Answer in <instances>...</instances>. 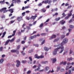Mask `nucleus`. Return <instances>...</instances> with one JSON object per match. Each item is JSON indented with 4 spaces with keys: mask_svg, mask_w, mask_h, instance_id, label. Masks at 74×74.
I'll return each instance as SVG.
<instances>
[{
    "mask_svg": "<svg viewBox=\"0 0 74 74\" xmlns=\"http://www.w3.org/2000/svg\"><path fill=\"white\" fill-rule=\"evenodd\" d=\"M60 70V67H57V71H59Z\"/></svg>",
    "mask_w": 74,
    "mask_h": 74,
    "instance_id": "obj_40",
    "label": "nucleus"
},
{
    "mask_svg": "<svg viewBox=\"0 0 74 74\" xmlns=\"http://www.w3.org/2000/svg\"><path fill=\"white\" fill-rule=\"evenodd\" d=\"M14 9H10L9 10V11L11 13H13L14 12Z\"/></svg>",
    "mask_w": 74,
    "mask_h": 74,
    "instance_id": "obj_13",
    "label": "nucleus"
},
{
    "mask_svg": "<svg viewBox=\"0 0 74 74\" xmlns=\"http://www.w3.org/2000/svg\"><path fill=\"white\" fill-rule=\"evenodd\" d=\"M68 30L69 31V32H71V31H72V29L70 28L68 29Z\"/></svg>",
    "mask_w": 74,
    "mask_h": 74,
    "instance_id": "obj_54",
    "label": "nucleus"
},
{
    "mask_svg": "<svg viewBox=\"0 0 74 74\" xmlns=\"http://www.w3.org/2000/svg\"><path fill=\"white\" fill-rule=\"evenodd\" d=\"M73 60V58H68L67 59V60H68V61H70V60Z\"/></svg>",
    "mask_w": 74,
    "mask_h": 74,
    "instance_id": "obj_22",
    "label": "nucleus"
},
{
    "mask_svg": "<svg viewBox=\"0 0 74 74\" xmlns=\"http://www.w3.org/2000/svg\"><path fill=\"white\" fill-rule=\"evenodd\" d=\"M45 40H44L43 41H42L41 43V45H43V44H44L45 43Z\"/></svg>",
    "mask_w": 74,
    "mask_h": 74,
    "instance_id": "obj_37",
    "label": "nucleus"
},
{
    "mask_svg": "<svg viewBox=\"0 0 74 74\" xmlns=\"http://www.w3.org/2000/svg\"><path fill=\"white\" fill-rule=\"evenodd\" d=\"M69 17L68 16L67 17L65 18V19H67L69 18Z\"/></svg>",
    "mask_w": 74,
    "mask_h": 74,
    "instance_id": "obj_62",
    "label": "nucleus"
},
{
    "mask_svg": "<svg viewBox=\"0 0 74 74\" xmlns=\"http://www.w3.org/2000/svg\"><path fill=\"white\" fill-rule=\"evenodd\" d=\"M52 37L53 38H56V35H53L52 36Z\"/></svg>",
    "mask_w": 74,
    "mask_h": 74,
    "instance_id": "obj_29",
    "label": "nucleus"
},
{
    "mask_svg": "<svg viewBox=\"0 0 74 74\" xmlns=\"http://www.w3.org/2000/svg\"><path fill=\"white\" fill-rule=\"evenodd\" d=\"M52 1L51 0H48V4H50V3H51V2Z\"/></svg>",
    "mask_w": 74,
    "mask_h": 74,
    "instance_id": "obj_59",
    "label": "nucleus"
},
{
    "mask_svg": "<svg viewBox=\"0 0 74 74\" xmlns=\"http://www.w3.org/2000/svg\"><path fill=\"white\" fill-rule=\"evenodd\" d=\"M60 71L61 72H63V71H64V69H60Z\"/></svg>",
    "mask_w": 74,
    "mask_h": 74,
    "instance_id": "obj_34",
    "label": "nucleus"
},
{
    "mask_svg": "<svg viewBox=\"0 0 74 74\" xmlns=\"http://www.w3.org/2000/svg\"><path fill=\"white\" fill-rule=\"evenodd\" d=\"M16 0H12V3H16Z\"/></svg>",
    "mask_w": 74,
    "mask_h": 74,
    "instance_id": "obj_36",
    "label": "nucleus"
},
{
    "mask_svg": "<svg viewBox=\"0 0 74 74\" xmlns=\"http://www.w3.org/2000/svg\"><path fill=\"white\" fill-rule=\"evenodd\" d=\"M44 71V69H42L39 71V72H43Z\"/></svg>",
    "mask_w": 74,
    "mask_h": 74,
    "instance_id": "obj_58",
    "label": "nucleus"
},
{
    "mask_svg": "<svg viewBox=\"0 0 74 74\" xmlns=\"http://www.w3.org/2000/svg\"><path fill=\"white\" fill-rule=\"evenodd\" d=\"M68 41V40L67 39L65 38L63 39V42H62L61 44H59L58 45H54V47H57V48L55 49L54 51L53 52V54L54 55H55L57 54V51H59V49H61V50L60 52V53H61L64 51V46H63V45L66 44V43H67V42ZM62 46V47H61Z\"/></svg>",
    "mask_w": 74,
    "mask_h": 74,
    "instance_id": "obj_1",
    "label": "nucleus"
},
{
    "mask_svg": "<svg viewBox=\"0 0 74 74\" xmlns=\"http://www.w3.org/2000/svg\"><path fill=\"white\" fill-rule=\"evenodd\" d=\"M43 25L44 24H43V23H42L39 26V27H42L43 26Z\"/></svg>",
    "mask_w": 74,
    "mask_h": 74,
    "instance_id": "obj_33",
    "label": "nucleus"
},
{
    "mask_svg": "<svg viewBox=\"0 0 74 74\" xmlns=\"http://www.w3.org/2000/svg\"><path fill=\"white\" fill-rule=\"evenodd\" d=\"M51 60L52 61L53 63H54L56 61V58H53L51 59Z\"/></svg>",
    "mask_w": 74,
    "mask_h": 74,
    "instance_id": "obj_4",
    "label": "nucleus"
},
{
    "mask_svg": "<svg viewBox=\"0 0 74 74\" xmlns=\"http://www.w3.org/2000/svg\"><path fill=\"white\" fill-rule=\"evenodd\" d=\"M4 1V0H3L2 1H0V3L1 5L4 4L5 3V2Z\"/></svg>",
    "mask_w": 74,
    "mask_h": 74,
    "instance_id": "obj_16",
    "label": "nucleus"
},
{
    "mask_svg": "<svg viewBox=\"0 0 74 74\" xmlns=\"http://www.w3.org/2000/svg\"><path fill=\"white\" fill-rule=\"evenodd\" d=\"M10 41V40L9 39L7 40L6 42L5 43V45H7L8 44V42H9Z\"/></svg>",
    "mask_w": 74,
    "mask_h": 74,
    "instance_id": "obj_12",
    "label": "nucleus"
},
{
    "mask_svg": "<svg viewBox=\"0 0 74 74\" xmlns=\"http://www.w3.org/2000/svg\"><path fill=\"white\" fill-rule=\"evenodd\" d=\"M14 41V38H13L12 39L10 40V41L11 42H13V41Z\"/></svg>",
    "mask_w": 74,
    "mask_h": 74,
    "instance_id": "obj_39",
    "label": "nucleus"
},
{
    "mask_svg": "<svg viewBox=\"0 0 74 74\" xmlns=\"http://www.w3.org/2000/svg\"><path fill=\"white\" fill-rule=\"evenodd\" d=\"M40 67H38V68L37 69H35V71H39V70H40Z\"/></svg>",
    "mask_w": 74,
    "mask_h": 74,
    "instance_id": "obj_24",
    "label": "nucleus"
},
{
    "mask_svg": "<svg viewBox=\"0 0 74 74\" xmlns=\"http://www.w3.org/2000/svg\"><path fill=\"white\" fill-rule=\"evenodd\" d=\"M72 12H73V10H71V11L68 14V16H69V17H70V16H71V15H72Z\"/></svg>",
    "mask_w": 74,
    "mask_h": 74,
    "instance_id": "obj_5",
    "label": "nucleus"
},
{
    "mask_svg": "<svg viewBox=\"0 0 74 74\" xmlns=\"http://www.w3.org/2000/svg\"><path fill=\"white\" fill-rule=\"evenodd\" d=\"M27 38V37H26V36L24 38V41H26V38Z\"/></svg>",
    "mask_w": 74,
    "mask_h": 74,
    "instance_id": "obj_60",
    "label": "nucleus"
},
{
    "mask_svg": "<svg viewBox=\"0 0 74 74\" xmlns=\"http://www.w3.org/2000/svg\"><path fill=\"white\" fill-rule=\"evenodd\" d=\"M16 50H12L11 51V52H12V53H15V52H16Z\"/></svg>",
    "mask_w": 74,
    "mask_h": 74,
    "instance_id": "obj_19",
    "label": "nucleus"
},
{
    "mask_svg": "<svg viewBox=\"0 0 74 74\" xmlns=\"http://www.w3.org/2000/svg\"><path fill=\"white\" fill-rule=\"evenodd\" d=\"M69 27L71 29H73L74 28V26L72 25H70L69 26Z\"/></svg>",
    "mask_w": 74,
    "mask_h": 74,
    "instance_id": "obj_23",
    "label": "nucleus"
},
{
    "mask_svg": "<svg viewBox=\"0 0 74 74\" xmlns=\"http://www.w3.org/2000/svg\"><path fill=\"white\" fill-rule=\"evenodd\" d=\"M26 28L28 30H30V27H29V26H27Z\"/></svg>",
    "mask_w": 74,
    "mask_h": 74,
    "instance_id": "obj_38",
    "label": "nucleus"
},
{
    "mask_svg": "<svg viewBox=\"0 0 74 74\" xmlns=\"http://www.w3.org/2000/svg\"><path fill=\"white\" fill-rule=\"evenodd\" d=\"M3 47H1L0 48V51H3Z\"/></svg>",
    "mask_w": 74,
    "mask_h": 74,
    "instance_id": "obj_45",
    "label": "nucleus"
},
{
    "mask_svg": "<svg viewBox=\"0 0 74 74\" xmlns=\"http://www.w3.org/2000/svg\"><path fill=\"white\" fill-rule=\"evenodd\" d=\"M20 47H21V45H18L17 47V49H19L20 48Z\"/></svg>",
    "mask_w": 74,
    "mask_h": 74,
    "instance_id": "obj_41",
    "label": "nucleus"
},
{
    "mask_svg": "<svg viewBox=\"0 0 74 74\" xmlns=\"http://www.w3.org/2000/svg\"><path fill=\"white\" fill-rule=\"evenodd\" d=\"M26 60H23L22 62L23 63H26Z\"/></svg>",
    "mask_w": 74,
    "mask_h": 74,
    "instance_id": "obj_32",
    "label": "nucleus"
},
{
    "mask_svg": "<svg viewBox=\"0 0 74 74\" xmlns=\"http://www.w3.org/2000/svg\"><path fill=\"white\" fill-rule=\"evenodd\" d=\"M34 58L36 59H40V57H39V56H38V55L37 54H35V55Z\"/></svg>",
    "mask_w": 74,
    "mask_h": 74,
    "instance_id": "obj_10",
    "label": "nucleus"
},
{
    "mask_svg": "<svg viewBox=\"0 0 74 74\" xmlns=\"http://www.w3.org/2000/svg\"><path fill=\"white\" fill-rule=\"evenodd\" d=\"M41 11H42V12H45L46 11V10L44 8H43L41 10Z\"/></svg>",
    "mask_w": 74,
    "mask_h": 74,
    "instance_id": "obj_18",
    "label": "nucleus"
},
{
    "mask_svg": "<svg viewBox=\"0 0 74 74\" xmlns=\"http://www.w3.org/2000/svg\"><path fill=\"white\" fill-rule=\"evenodd\" d=\"M66 64H67V62L66 61H65L63 63V65H66Z\"/></svg>",
    "mask_w": 74,
    "mask_h": 74,
    "instance_id": "obj_47",
    "label": "nucleus"
},
{
    "mask_svg": "<svg viewBox=\"0 0 74 74\" xmlns=\"http://www.w3.org/2000/svg\"><path fill=\"white\" fill-rule=\"evenodd\" d=\"M31 73V71H28L27 73V74H29Z\"/></svg>",
    "mask_w": 74,
    "mask_h": 74,
    "instance_id": "obj_44",
    "label": "nucleus"
},
{
    "mask_svg": "<svg viewBox=\"0 0 74 74\" xmlns=\"http://www.w3.org/2000/svg\"><path fill=\"white\" fill-rule=\"evenodd\" d=\"M60 19V17L56 18H55V20L56 21H59Z\"/></svg>",
    "mask_w": 74,
    "mask_h": 74,
    "instance_id": "obj_15",
    "label": "nucleus"
},
{
    "mask_svg": "<svg viewBox=\"0 0 74 74\" xmlns=\"http://www.w3.org/2000/svg\"><path fill=\"white\" fill-rule=\"evenodd\" d=\"M8 11H9V10H5L3 11V13H5V12H7Z\"/></svg>",
    "mask_w": 74,
    "mask_h": 74,
    "instance_id": "obj_48",
    "label": "nucleus"
},
{
    "mask_svg": "<svg viewBox=\"0 0 74 74\" xmlns=\"http://www.w3.org/2000/svg\"><path fill=\"white\" fill-rule=\"evenodd\" d=\"M40 35H41L42 36H46V34L45 33H42Z\"/></svg>",
    "mask_w": 74,
    "mask_h": 74,
    "instance_id": "obj_30",
    "label": "nucleus"
},
{
    "mask_svg": "<svg viewBox=\"0 0 74 74\" xmlns=\"http://www.w3.org/2000/svg\"><path fill=\"white\" fill-rule=\"evenodd\" d=\"M39 59L40 58H43L44 57V56L43 55H41V56H39Z\"/></svg>",
    "mask_w": 74,
    "mask_h": 74,
    "instance_id": "obj_31",
    "label": "nucleus"
},
{
    "mask_svg": "<svg viewBox=\"0 0 74 74\" xmlns=\"http://www.w3.org/2000/svg\"><path fill=\"white\" fill-rule=\"evenodd\" d=\"M22 20V17L21 16L20 17H18L17 18V20L18 21H21V20Z\"/></svg>",
    "mask_w": 74,
    "mask_h": 74,
    "instance_id": "obj_6",
    "label": "nucleus"
},
{
    "mask_svg": "<svg viewBox=\"0 0 74 74\" xmlns=\"http://www.w3.org/2000/svg\"><path fill=\"white\" fill-rule=\"evenodd\" d=\"M15 16H13L11 18H10V19H14V18H15Z\"/></svg>",
    "mask_w": 74,
    "mask_h": 74,
    "instance_id": "obj_50",
    "label": "nucleus"
},
{
    "mask_svg": "<svg viewBox=\"0 0 74 74\" xmlns=\"http://www.w3.org/2000/svg\"><path fill=\"white\" fill-rule=\"evenodd\" d=\"M66 29V27H62V29Z\"/></svg>",
    "mask_w": 74,
    "mask_h": 74,
    "instance_id": "obj_64",
    "label": "nucleus"
},
{
    "mask_svg": "<svg viewBox=\"0 0 74 74\" xmlns=\"http://www.w3.org/2000/svg\"><path fill=\"white\" fill-rule=\"evenodd\" d=\"M44 49L45 51H48L49 50L48 48L47 47H44Z\"/></svg>",
    "mask_w": 74,
    "mask_h": 74,
    "instance_id": "obj_11",
    "label": "nucleus"
},
{
    "mask_svg": "<svg viewBox=\"0 0 74 74\" xmlns=\"http://www.w3.org/2000/svg\"><path fill=\"white\" fill-rule=\"evenodd\" d=\"M4 61V60L2 58L0 60V63H2Z\"/></svg>",
    "mask_w": 74,
    "mask_h": 74,
    "instance_id": "obj_20",
    "label": "nucleus"
},
{
    "mask_svg": "<svg viewBox=\"0 0 74 74\" xmlns=\"http://www.w3.org/2000/svg\"><path fill=\"white\" fill-rule=\"evenodd\" d=\"M42 5V4L41 3H40L39 4H38V6H39V7H40V6H41Z\"/></svg>",
    "mask_w": 74,
    "mask_h": 74,
    "instance_id": "obj_49",
    "label": "nucleus"
},
{
    "mask_svg": "<svg viewBox=\"0 0 74 74\" xmlns=\"http://www.w3.org/2000/svg\"><path fill=\"white\" fill-rule=\"evenodd\" d=\"M20 39H18L16 40V42H20Z\"/></svg>",
    "mask_w": 74,
    "mask_h": 74,
    "instance_id": "obj_51",
    "label": "nucleus"
},
{
    "mask_svg": "<svg viewBox=\"0 0 74 74\" xmlns=\"http://www.w3.org/2000/svg\"><path fill=\"white\" fill-rule=\"evenodd\" d=\"M16 62H17V64L16 65V67H18L19 66L21 65V62L18 60H17L16 61Z\"/></svg>",
    "mask_w": 74,
    "mask_h": 74,
    "instance_id": "obj_3",
    "label": "nucleus"
},
{
    "mask_svg": "<svg viewBox=\"0 0 74 74\" xmlns=\"http://www.w3.org/2000/svg\"><path fill=\"white\" fill-rule=\"evenodd\" d=\"M48 23H47V22H45L44 23V25H48Z\"/></svg>",
    "mask_w": 74,
    "mask_h": 74,
    "instance_id": "obj_61",
    "label": "nucleus"
},
{
    "mask_svg": "<svg viewBox=\"0 0 74 74\" xmlns=\"http://www.w3.org/2000/svg\"><path fill=\"white\" fill-rule=\"evenodd\" d=\"M73 53V51L71 50V49L70 50V54H71Z\"/></svg>",
    "mask_w": 74,
    "mask_h": 74,
    "instance_id": "obj_53",
    "label": "nucleus"
},
{
    "mask_svg": "<svg viewBox=\"0 0 74 74\" xmlns=\"http://www.w3.org/2000/svg\"><path fill=\"white\" fill-rule=\"evenodd\" d=\"M65 37V35H62L61 36V38L62 39H63V38H64Z\"/></svg>",
    "mask_w": 74,
    "mask_h": 74,
    "instance_id": "obj_25",
    "label": "nucleus"
},
{
    "mask_svg": "<svg viewBox=\"0 0 74 74\" xmlns=\"http://www.w3.org/2000/svg\"><path fill=\"white\" fill-rule=\"evenodd\" d=\"M36 35H34V36H31L29 38V41H30L31 40H32V39L34 38H36Z\"/></svg>",
    "mask_w": 74,
    "mask_h": 74,
    "instance_id": "obj_2",
    "label": "nucleus"
},
{
    "mask_svg": "<svg viewBox=\"0 0 74 74\" xmlns=\"http://www.w3.org/2000/svg\"><path fill=\"white\" fill-rule=\"evenodd\" d=\"M36 17H37V14H36L35 16H32L31 18V19H34Z\"/></svg>",
    "mask_w": 74,
    "mask_h": 74,
    "instance_id": "obj_7",
    "label": "nucleus"
},
{
    "mask_svg": "<svg viewBox=\"0 0 74 74\" xmlns=\"http://www.w3.org/2000/svg\"><path fill=\"white\" fill-rule=\"evenodd\" d=\"M60 22L62 25H63L64 23L66 22V21H64V20H63L60 21Z\"/></svg>",
    "mask_w": 74,
    "mask_h": 74,
    "instance_id": "obj_9",
    "label": "nucleus"
},
{
    "mask_svg": "<svg viewBox=\"0 0 74 74\" xmlns=\"http://www.w3.org/2000/svg\"><path fill=\"white\" fill-rule=\"evenodd\" d=\"M7 10V8H2L1 10H0V12H2L3 11V10Z\"/></svg>",
    "mask_w": 74,
    "mask_h": 74,
    "instance_id": "obj_14",
    "label": "nucleus"
},
{
    "mask_svg": "<svg viewBox=\"0 0 74 74\" xmlns=\"http://www.w3.org/2000/svg\"><path fill=\"white\" fill-rule=\"evenodd\" d=\"M42 63H44V64H46V63H48V61H45L44 62H42Z\"/></svg>",
    "mask_w": 74,
    "mask_h": 74,
    "instance_id": "obj_42",
    "label": "nucleus"
},
{
    "mask_svg": "<svg viewBox=\"0 0 74 74\" xmlns=\"http://www.w3.org/2000/svg\"><path fill=\"white\" fill-rule=\"evenodd\" d=\"M62 15L64 16H62V18H63V17H65V16H66V15H65V13H63Z\"/></svg>",
    "mask_w": 74,
    "mask_h": 74,
    "instance_id": "obj_43",
    "label": "nucleus"
},
{
    "mask_svg": "<svg viewBox=\"0 0 74 74\" xmlns=\"http://www.w3.org/2000/svg\"><path fill=\"white\" fill-rule=\"evenodd\" d=\"M16 33V30H14L13 31V34H12V36H14L15 35V33Z\"/></svg>",
    "mask_w": 74,
    "mask_h": 74,
    "instance_id": "obj_17",
    "label": "nucleus"
},
{
    "mask_svg": "<svg viewBox=\"0 0 74 74\" xmlns=\"http://www.w3.org/2000/svg\"><path fill=\"white\" fill-rule=\"evenodd\" d=\"M73 22V20L72 19H71L69 21V23H71V22Z\"/></svg>",
    "mask_w": 74,
    "mask_h": 74,
    "instance_id": "obj_57",
    "label": "nucleus"
},
{
    "mask_svg": "<svg viewBox=\"0 0 74 74\" xmlns=\"http://www.w3.org/2000/svg\"><path fill=\"white\" fill-rule=\"evenodd\" d=\"M21 3V0H17L16 1V3Z\"/></svg>",
    "mask_w": 74,
    "mask_h": 74,
    "instance_id": "obj_27",
    "label": "nucleus"
},
{
    "mask_svg": "<svg viewBox=\"0 0 74 74\" xmlns=\"http://www.w3.org/2000/svg\"><path fill=\"white\" fill-rule=\"evenodd\" d=\"M16 53H17V54H18V53H19V51L16 50Z\"/></svg>",
    "mask_w": 74,
    "mask_h": 74,
    "instance_id": "obj_63",
    "label": "nucleus"
},
{
    "mask_svg": "<svg viewBox=\"0 0 74 74\" xmlns=\"http://www.w3.org/2000/svg\"><path fill=\"white\" fill-rule=\"evenodd\" d=\"M55 15H58V13L56 12L55 14L53 15V16H54Z\"/></svg>",
    "mask_w": 74,
    "mask_h": 74,
    "instance_id": "obj_28",
    "label": "nucleus"
},
{
    "mask_svg": "<svg viewBox=\"0 0 74 74\" xmlns=\"http://www.w3.org/2000/svg\"><path fill=\"white\" fill-rule=\"evenodd\" d=\"M37 33V32L36 31H34L33 32L32 34L31 35H32V34H36Z\"/></svg>",
    "mask_w": 74,
    "mask_h": 74,
    "instance_id": "obj_55",
    "label": "nucleus"
},
{
    "mask_svg": "<svg viewBox=\"0 0 74 74\" xmlns=\"http://www.w3.org/2000/svg\"><path fill=\"white\" fill-rule=\"evenodd\" d=\"M69 69V66H66V70H68Z\"/></svg>",
    "mask_w": 74,
    "mask_h": 74,
    "instance_id": "obj_56",
    "label": "nucleus"
},
{
    "mask_svg": "<svg viewBox=\"0 0 74 74\" xmlns=\"http://www.w3.org/2000/svg\"><path fill=\"white\" fill-rule=\"evenodd\" d=\"M34 46H35V47H38V44H34L33 45Z\"/></svg>",
    "mask_w": 74,
    "mask_h": 74,
    "instance_id": "obj_46",
    "label": "nucleus"
},
{
    "mask_svg": "<svg viewBox=\"0 0 74 74\" xmlns=\"http://www.w3.org/2000/svg\"><path fill=\"white\" fill-rule=\"evenodd\" d=\"M28 58L30 60V62H32V57L30 56Z\"/></svg>",
    "mask_w": 74,
    "mask_h": 74,
    "instance_id": "obj_21",
    "label": "nucleus"
},
{
    "mask_svg": "<svg viewBox=\"0 0 74 74\" xmlns=\"http://www.w3.org/2000/svg\"><path fill=\"white\" fill-rule=\"evenodd\" d=\"M48 0H47L46 1H43L42 2V4H43V3H44L45 4H47L48 3Z\"/></svg>",
    "mask_w": 74,
    "mask_h": 74,
    "instance_id": "obj_8",
    "label": "nucleus"
},
{
    "mask_svg": "<svg viewBox=\"0 0 74 74\" xmlns=\"http://www.w3.org/2000/svg\"><path fill=\"white\" fill-rule=\"evenodd\" d=\"M49 67L48 66H47L45 68V70H46V71H48L49 70Z\"/></svg>",
    "mask_w": 74,
    "mask_h": 74,
    "instance_id": "obj_26",
    "label": "nucleus"
},
{
    "mask_svg": "<svg viewBox=\"0 0 74 74\" xmlns=\"http://www.w3.org/2000/svg\"><path fill=\"white\" fill-rule=\"evenodd\" d=\"M21 43L22 44H25V41H24V40H23L22 42H21Z\"/></svg>",
    "mask_w": 74,
    "mask_h": 74,
    "instance_id": "obj_52",
    "label": "nucleus"
},
{
    "mask_svg": "<svg viewBox=\"0 0 74 74\" xmlns=\"http://www.w3.org/2000/svg\"><path fill=\"white\" fill-rule=\"evenodd\" d=\"M23 52H24V51L23 50V51H21V53L23 55V56L25 55V53H23Z\"/></svg>",
    "mask_w": 74,
    "mask_h": 74,
    "instance_id": "obj_35",
    "label": "nucleus"
}]
</instances>
